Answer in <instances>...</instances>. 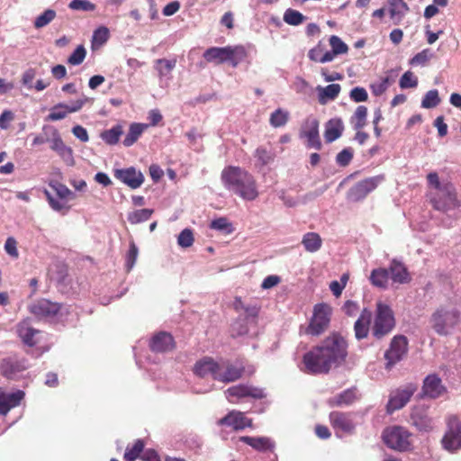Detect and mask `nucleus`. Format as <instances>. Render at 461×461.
<instances>
[{"label": "nucleus", "mask_w": 461, "mask_h": 461, "mask_svg": "<svg viewBox=\"0 0 461 461\" xmlns=\"http://www.w3.org/2000/svg\"><path fill=\"white\" fill-rule=\"evenodd\" d=\"M210 227L212 230L222 231L226 234L233 231L231 223L225 217H220L212 221Z\"/></svg>", "instance_id": "de8ad7c7"}, {"label": "nucleus", "mask_w": 461, "mask_h": 461, "mask_svg": "<svg viewBox=\"0 0 461 461\" xmlns=\"http://www.w3.org/2000/svg\"><path fill=\"white\" fill-rule=\"evenodd\" d=\"M352 413L332 411L330 414V423L335 429L336 436L342 438L344 435H351L356 429V421Z\"/></svg>", "instance_id": "ddd939ff"}, {"label": "nucleus", "mask_w": 461, "mask_h": 461, "mask_svg": "<svg viewBox=\"0 0 461 461\" xmlns=\"http://www.w3.org/2000/svg\"><path fill=\"white\" fill-rule=\"evenodd\" d=\"M395 324L392 309L383 303H378L376 305V314L373 326V335L376 339H382L392 331Z\"/></svg>", "instance_id": "0eeeda50"}, {"label": "nucleus", "mask_w": 461, "mask_h": 461, "mask_svg": "<svg viewBox=\"0 0 461 461\" xmlns=\"http://www.w3.org/2000/svg\"><path fill=\"white\" fill-rule=\"evenodd\" d=\"M389 278V271L385 268L374 269L370 275L371 283L377 287H385Z\"/></svg>", "instance_id": "58836bf2"}, {"label": "nucleus", "mask_w": 461, "mask_h": 461, "mask_svg": "<svg viewBox=\"0 0 461 461\" xmlns=\"http://www.w3.org/2000/svg\"><path fill=\"white\" fill-rule=\"evenodd\" d=\"M123 133L122 126L117 124L113 128L104 131L100 137L108 145H115L118 143L120 137Z\"/></svg>", "instance_id": "e433bc0d"}, {"label": "nucleus", "mask_w": 461, "mask_h": 461, "mask_svg": "<svg viewBox=\"0 0 461 461\" xmlns=\"http://www.w3.org/2000/svg\"><path fill=\"white\" fill-rule=\"evenodd\" d=\"M400 87L402 89L413 88L418 86V79L411 71H406L400 78Z\"/></svg>", "instance_id": "6e6d98bb"}, {"label": "nucleus", "mask_w": 461, "mask_h": 461, "mask_svg": "<svg viewBox=\"0 0 461 461\" xmlns=\"http://www.w3.org/2000/svg\"><path fill=\"white\" fill-rule=\"evenodd\" d=\"M389 85H390L389 78L386 77H383V78L379 79L378 81L372 83L370 85V88L372 90V93L375 96H379L387 90Z\"/></svg>", "instance_id": "13d9d810"}, {"label": "nucleus", "mask_w": 461, "mask_h": 461, "mask_svg": "<svg viewBox=\"0 0 461 461\" xmlns=\"http://www.w3.org/2000/svg\"><path fill=\"white\" fill-rule=\"evenodd\" d=\"M432 57L433 53L431 50L429 49H425L413 56L410 60V64L411 66H424Z\"/></svg>", "instance_id": "864d4df0"}, {"label": "nucleus", "mask_w": 461, "mask_h": 461, "mask_svg": "<svg viewBox=\"0 0 461 461\" xmlns=\"http://www.w3.org/2000/svg\"><path fill=\"white\" fill-rule=\"evenodd\" d=\"M340 86L339 84H330L327 86H317L318 100L321 104H325L329 101L337 98L340 92Z\"/></svg>", "instance_id": "2f4dec72"}, {"label": "nucleus", "mask_w": 461, "mask_h": 461, "mask_svg": "<svg viewBox=\"0 0 461 461\" xmlns=\"http://www.w3.org/2000/svg\"><path fill=\"white\" fill-rule=\"evenodd\" d=\"M220 426H227L232 428L234 430H242L245 428L251 427L252 421L245 416L244 412L233 410L230 411L223 418L217 421Z\"/></svg>", "instance_id": "6ab92c4d"}, {"label": "nucleus", "mask_w": 461, "mask_h": 461, "mask_svg": "<svg viewBox=\"0 0 461 461\" xmlns=\"http://www.w3.org/2000/svg\"><path fill=\"white\" fill-rule=\"evenodd\" d=\"M86 55V50L83 45H79L73 53L68 57V63L73 66L80 65Z\"/></svg>", "instance_id": "4d7b16f0"}, {"label": "nucleus", "mask_w": 461, "mask_h": 461, "mask_svg": "<svg viewBox=\"0 0 461 461\" xmlns=\"http://www.w3.org/2000/svg\"><path fill=\"white\" fill-rule=\"evenodd\" d=\"M109 30L104 26L97 28L93 33V43L103 45L108 41Z\"/></svg>", "instance_id": "bf43d9fd"}, {"label": "nucleus", "mask_w": 461, "mask_h": 461, "mask_svg": "<svg viewBox=\"0 0 461 461\" xmlns=\"http://www.w3.org/2000/svg\"><path fill=\"white\" fill-rule=\"evenodd\" d=\"M176 64V59H158L155 60L154 68L158 71L160 79H170V74Z\"/></svg>", "instance_id": "473e14b6"}, {"label": "nucleus", "mask_w": 461, "mask_h": 461, "mask_svg": "<svg viewBox=\"0 0 461 461\" xmlns=\"http://www.w3.org/2000/svg\"><path fill=\"white\" fill-rule=\"evenodd\" d=\"M440 103L438 91L432 89L428 91L421 100V107L425 109H431L438 106Z\"/></svg>", "instance_id": "c03bdc74"}, {"label": "nucleus", "mask_w": 461, "mask_h": 461, "mask_svg": "<svg viewBox=\"0 0 461 461\" xmlns=\"http://www.w3.org/2000/svg\"><path fill=\"white\" fill-rule=\"evenodd\" d=\"M225 396L230 403H237L240 399L251 397L254 399H262L266 396L261 388L254 387L249 384H238L228 388Z\"/></svg>", "instance_id": "4468645a"}, {"label": "nucleus", "mask_w": 461, "mask_h": 461, "mask_svg": "<svg viewBox=\"0 0 461 461\" xmlns=\"http://www.w3.org/2000/svg\"><path fill=\"white\" fill-rule=\"evenodd\" d=\"M344 130L343 122L339 118H333L327 122L325 125L324 138L326 142H333L339 139Z\"/></svg>", "instance_id": "c85d7f7f"}, {"label": "nucleus", "mask_w": 461, "mask_h": 461, "mask_svg": "<svg viewBox=\"0 0 461 461\" xmlns=\"http://www.w3.org/2000/svg\"><path fill=\"white\" fill-rule=\"evenodd\" d=\"M408 350V340L402 335L395 336L391 341L389 348L384 353L386 367L391 368L401 361Z\"/></svg>", "instance_id": "2eb2a0df"}, {"label": "nucleus", "mask_w": 461, "mask_h": 461, "mask_svg": "<svg viewBox=\"0 0 461 461\" xmlns=\"http://www.w3.org/2000/svg\"><path fill=\"white\" fill-rule=\"evenodd\" d=\"M153 213L152 209H139L128 213L127 220L131 224H139L148 221Z\"/></svg>", "instance_id": "a19ab883"}, {"label": "nucleus", "mask_w": 461, "mask_h": 461, "mask_svg": "<svg viewBox=\"0 0 461 461\" xmlns=\"http://www.w3.org/2000/svg\"><path fill=\"white\" fill-rule=\"evenodd\" d=\"M255 158H257V163L263 167L274 160V153L264 147H258L255 150Z\"/></svg>", "instance_id": "49530a36"}, {"label": "nucleus", "mask_w": 461, "mask_h": 461, "mask_svg": "<svg viewBox=\"0 0 461 461\" xmlns=\"http://www.w3.org/2000/svg\"><path fill=\"white\" fill-rule=\"evenodd\" d=\"M114 177L131 189L139 188L144 182V176L134 167L113 170Z\"/></svg>", "instance_id": "a211bd4d"}, {"label": "nucleus", "mask_w": 461, "mask_h": 461, "mask_svg": "<svg viewBox=\"0 0 461 461\" xmlns=\"http://www.w3.org/2000/svg\"><path fill=\"white\" fill-rule=\"evenodd\" d=\"M302 244L310 253L317 252L322 245V240L317 232H307L303 236Z\"/></svg>", "instance_id": "72a5a7b5"}, {"label": "nucleus", "mask_w": 461, "mask_h": 461, "mask_svg": "<svg viewBox=\"0 0 461 461\" xmlns=\"http://www.w3.org/2000/svg\"><path fill=\"white\" fill-rule=\"evenodd\" d=\"M329 42L333 53H336L337 55L345 54L348 51V45L339 36H330Z\"/></svg>", "instance_id": "3c124183"}, {"label": "nucleus", "mask_w": 461, "mask_h": 461, "mask_svg": "<svg viewBox=\"0 0 461 461\" xmlns=\"http://www.w3.org/2000/svg\"><path fill=\"white\" fill-rule=\"evenodd\" d=\"M45 132L48 134H50L51 140H50V148L55 151L56 153H59L67 145L64 143L59 131L51 126V125H44Z\"/></svg>", "instance_id": "c9c22d12"}, {"label": "nucleus", "mask_w": 461, "mask_h": 461, "mask_svg": "<svg viewBox=\"0 0 461 461\" xmlns=\"http://www.w3.org/2000/svg\"><path fill=\"white\" fill-rule=\"evenodd\" d=\"M144 448V443L141 439L135 441L134 445L131 447L128 446L124 453L125 461H135L141 454Z\"/></svg>", "instance_id": "37998d69"}, {"label": "nucleus", "mask_w": 461, "mask_h": 461, "mask_svg": "<svg viewBox=\"0 0 461 461\" xmlns=\"http://www.w3.org/2000/svg\"><path fill=\"white\" fill-rule=\"evenodd\" d=\"M410 436L409 431L403 427L393 426L384 430L383 440L392 449L405 451L411 446Z\"/></svg>", "instance_id": "6e6552de"}, {"label": "nucleus", "mask_w": 461, "mask_h": 461, "mask_svg": "<svg viewBox=\"0 0 461 461\" xmlns=\"http://www.w3.org/2000/svg\"><path fill=\"white\" fill-rule=\"evenodd\" d=\"M89 98L83 95L82 97L70 101L68 103H59L52 106L47 116V121L56 122L65 119L68 113H77L82 109Z\"/></svg>", "instance_id": "9d476101"}, {"label": "nucleus", "mask_w": 461, "mask_h": 461, "mask_svg": "<svg viewBox=\"0 0 461 461\" xmlns=\"http://www.w3.org/2000/svg\"><path fill=\"white\" fill-rule=\"evenodd\" d=\"M283 19L287 24L297 26L305 20V16L299 11L289 8L285 12Z\"/></svg>", "instance_id": "a18cd8bd"}, {"label": "nucleus", "mask_w": 461, "mask_h": 461, "mask_svg": "<svg viewBox=\"0 0 461 461\" xmlns=\"http://www.w3.org/2000/svg\"><path fill=\"white\" fill-rule=\"evenodd\" d=\"M138 254H139L138 247L136 246L134 241H131L129 250L126 255V263H125L126 269L128 272H130L133 268V267L136 263L137 258H138Z\"/></svg>", "instance_id": "603ef678"}, {"label": "nucleus", "mask_w": 461, "mask_h": 461, "mask_svg": "<svg viewBox=\"0 0 461 461\" xmlns=\"http://www.w3.org/2000/svg\"><path fill=\"white\" fill-rule=\"evenodd\" d=\"M243 371L244 367L241 363L221 361L216 380L225 384L234 382L242 376Z\"/></svg>", "instance_id": "dca6fc26"}, {"label": "nucleus", "mask_w": 461, "mask_h": 461, "mask_svg": "<svg viewBox=\"0 0 461 461\" xmlns=\"http://www.w3.org/2000/svg\"><path fill=\"white\" fill-rule=\"evenodd\" d=\"M147 128L148 125L144 123H131L130 125L129 131L122 141L123 145L125 147L132 146Z\"/></svg>", "instance_id": "f704fd0d"}, {"label": "nucleus", "mask_w": 461, "mask_h": 461, "mask_svg": "<svg viewBox=\"0 0 461 461\" xmlns=\"http://www.w3.org/2000/svg\"><path fill=\"white\" fill-rule=\"evenodd\" d=\"M219 370V362L214 361L211 357H203L198 360L194 366V373L199 377L211 375L216 380V375Z\"/></svg>", "instance_id": "4be33fe9"}, {"label": "nucleus", "mask_w": 461, "mask_h": 461, "mask_svg": "<svg viewBox=\"0 0 461 461\" xmlns=\"http://www.w3.org/2000/svg\"><path fill=\"white\" fill-rule=\"evenodd\" d=\"M68 8L74 11L93 12L96 6L88 0H72L68 4Z\"/></svg>", "instance_id": "8fccbe9b"}, {"label": "nucleus", "mask_w": 461, "mask_h": 461, "mask_svg": "<svg viewBox=\"0 0 461 461\" xmlns=\"http://www.w3.org/2000/svg\"><path fill=\"white\" fill-rule=\"evenodd\" d=\"M389 14L393 24H399L409 11L408 5L403 0H388Z\"/></svg>", "instance_id": "7c9ffc66"}, {"label": "nucleus", "mask_w": 461, "mask_h": 461, "mask_svg": "<svg viewBox=\"0 0 461 461\" xmlns=\"http://www.w3.org/2000/svg\"><path fill=\"white\" fill-rule=\"evenodd\" d=\"M63 306L47 299H40L30 304L29 310L39 320L51 321L61 312Z\"/></svg>", "instance_id": "9b49d317"}, {"label": "nucleus", "mask_w": 461, "mask_h": 461, "mask_svg": "<svg viewBox=\"0 0 461 461\" xmlns=\"http://www.w3.org/2000/svg\"><path fill=\"white\" fill-rule=\"evenodd\" d=\"M16 332L25 345L32 347L37 344V335L40 333V330L32 328L28 321H23L18 323Z\"/></svg>", "instance_id": "b1692460"}, {"label": "nucleus", "mask_w": 461, "mask_h": 461, "mask_svg": "<svg viewBox=\"0 0 461 461\" xmlns=\"http://www.w3.org/2000/svg\"><path fill=\"white\" fill-rule=\"evenodd\" d=\"M240 441L244 442L258 451H266L267 449L273 450L275 443L267 437H249L242 436Z\"/></svg>", "instance_id": "c756f323"}, {"label": "nucleus", "mask_w": 461, "mask_h": 461, "mask_svg": "<svg viewBox=\"0 0 461 461\" xmlns=\"http://www.w3.org/2000/svg\"><path fill=\"white\" fill-rule=\"evenodd\" d=\"M175 343L173 337L167 332H159L153 336L149 347L153 352L165 353L174 348Z\"/></svg>", "instance_id": "5701e85b"}, {"label": "nucleus", "mask_w": 461, "mask_h": 461, "mask_svg": "<svg viewBox=\"0 0 461 461\" xmlns=\"http://www.w3.org/2000/svg\"><path fill=\"white\" fill-rule=\"evenodd\" d=\"M353 158V151L350 148H346L338 153L336 162L340 167L348 166Z\"/></svg>", "instance_id": "e2e57ef3"}, {"label": "nucleus", "mask_w": 461, "mask_h": 461, "mask_svg": "<svg viewBox=\"0 0 461 461\" xmlns=\"http://www.w3.org/2000/svg\"><path fill=\"white\" fill-rule=\"evenodd\" d=\"M388 271L393 283L407 284L411 280L407 268L395 259L391 262Z\"/></svg>", "instance_id": "cd10ccee"}, {"label": "nucleus", "mask_w": 461, "mask_h": 461, "mask_svg": "<svg viewBox=\"0 0 461 461\" xmlns=\"http://www.w3.org/2000/svg\"><path fill=\"white\" fill-rule=\"evenodd\" d=\"M60 158L64 161V163L68 167H73L75 165V158L73 155V149L67 146L61 151L57 153Z\"/></svg>", "instance_id": "69168bd1"}, {"label": "nucleus", "mask_w": 461, "mask_h": 461, "mask_svg": "<svg viewBox=\"0 0 461 461\" xmlns=\"http://www.w3.org/2000/svg\"><path fill=\"white\" fill-rule=\"evenodd\" d=\"M302 134L307 139V146L321 149V142L319 136V122L315 118L308 119L303 125Z\"/></svg>", "instance_id": "aec40b11"}, {"label": "nucleus", "mask_w": 461, "mask_h": 461, "mask_svg": "<svg viewBox=\"0 0 461 461\" xmlns=\"http://www.w3.org/2000/svg\"><path fill=\"white\" fill-rule=\"evenodd\" d=\"M14 119V113L5 110L0 115V129L7 130L10 126V122Z\"/></svg>", "instance_id": "774afa93"}, {"label": "nucleus", "mask_w": 461, "mask_h": 461, "mask_svg": "<svg viewBox=\"0 0 461 461\" xmlns=\"http://www.w3.org/2000/svg\"><path fill=\"white\" fill-rule=\"evenodd\" d=\"M422 390L427 396L437 398L441 395L445 388L438 375H429L424 380Z\"/></svg>", "instance_id": "a878e982"}, {"label": "nucleus", "mask_w": 461, "mask_h": 461, "mask_svg": "<svg viewBox=\"0 0 461 461\" xmlns=\"http://www.w3.org/2000/svg\"><path fill=\"white\" fill-rule=\"evenodd\" d=\"M289 112L282 108L275 110L269 118V122L274 128L285 126L289 120Z\"/></svg>", "instance_id": "ea45409f"}, {"label": "nucleus", "mask_w": 461, "mask_h": 461, "mask_svg": "<svg viewBox=\"0 0 461 461\" xmlns=\"http://www.w3.org/2000/svg\"><path fill=\"white\" fill-rule=\"evenodd\" d=\"M349 97L356 103L366 102L368 98L366 90L364 87L357 86L351 89Z\"/></svg>", "instance_id": "0e129e2a"}, {"label": "nucleus", "mask_w": 461, "mask_h": 461, "mask_svg": "<svg viewBox=\"0 0 461 461\" xmlns=\"http://www.w3.org/2000/svg\"><path fill=\"white\" fill-rule=\"evenodd\" d=\"M372 316V312L366 308L361 312L360 316L354 324L355 337L357 339L360 340L367 337Z\"/></svg>", "instance_id": "393cba45"}, {"label": "nucleus", "mask_w": 461, "mask_h": 461, "mask_svg": "<svg viewBox=\"0 0 461 461\" xmlns=\"http://www.w3.org/2000/svg\"><path fill=\"white\" fill-rule=\"evenodd\" d=\"M428 184L435 189L431 196V203L435 209L447 211L457 205L455 188L449 182H441L436 172H430L427 176Z\"/></svg>", "instance_id": "7ed1b4c3"}, {"label": "nucleus", "mask_w": 461, "mask_h": 461, "mask_svg": "<svg viewBox=\"0 0 461 461\" xmlns=\"http://www.w3.org/2000/svg\"><path fill=\"white\" fill-rule=\"evenodd\" d=\"M367 108L364 105H359L356 109L354 114L350 118V123L354 130L358 131L365 127L366 123Z\"/></svg>", "instance_id": "4c0bfd02"}, {"label": "nucleus", "mask_w": 461, "mask_h": 461, "mask_svg": "<svg viewBox=\"0 0 461 461\" xmlns=\"http://www.w3.org/2000/svg\"><path fill=\"white\" fill-rule=\"evenodd\" d=\"M56 11L53 9H46L42 14L38 15L33 23L36 29H41L50 24L56 17Z\"/></svg>", "instance_id": "79ce46f5"}, {"label": "nucleus", "mask_w": 461, "mask_h": 461, "mask_svg": "<svg viewBox=\"0 0 461 461\" xmlns=\"http://www.w3.org/2000/svg\"><path fill=\"white\" fill-rule=\"evenodd\" d=\"M356 399V392L354 389H348L334 397V402L339 405H348Z\"/></svg>", "instance_id": "09e8293b"}, {"label": "nucleus", "mask_w": 461, "mask_h": 461, "mask_svg": "<svg viewBox=\"0 0 461 461\" xmlns=\"http://www.w3.org/2000/svg\"><path fill=\"white\" fill-rule=\"evenodd\" d=\"M347 347L346 340L338 334L326 338L304 354L301 370L311 375L329 373L332 367L344 362L348 355Z\"/></svg>", "instance_id": "f257e3e1"}, {"label": "nucleus", "mask_w": 461, "mask_h": 461, "mask_svg": "<svg viewBox=\"0 0 461 461\" xmlns=\"http://www.w3.org/2000/svg\"><path fill=\"white\" fill-rule=\"evenodd\" d=\"M24 393L17 390L14 393H5L0 388V414L6 415L8 411L21 403Z\"/></svg>", "instance_id": "412c9836"}, {"label": "nucleus", "mask_w": 461, "mask_h": 461, "mask_svg": "<svg viewBox=\"0 0 461 461\" xmlns=\"http://www.w3.org/2000/svg\"><path fill=\"white\" fill-rule=\"evenodd\" d=\"M411 420L413 426L420 431L429 432L433 429V421L423 410L414 409L411 414Z\"/></svg>", "instance_id": "bb28decb"}, {"label": "nucleus", "mask_w": 461, "mask_h": 461, "mask_svg": "<svg viewBox=\"0 0 461 461\" xmlns=\"http://www.w3.org/2000/svg\"><path fill=\"white\" fill-rule=\"evenodd\" d=\"M384 180V176L383 175H377L357 182L348 191L347 199L354 203L365 199L366 195L381 185Z\"/></svg>", "instance_id": "1a4fd4ad"}, {"label": "nucleus", "mask_w": 461, "mask_h": 461, "mask_svg": "<svg viewBox=\"0 0 461 461\" xmlns=\"http://www.w3.org/2000/svg\"><path fill=\"white\" fill-rule=\"evenodd\" d=\"M246 56V50L241 45L212 47L203 53V58L207 62L217 64L229 62L233 68L243 61Z\"/></svg>", "instance_id": "39448f33"}, {"label": "nucleus", "mask_w": 461, "mask_h": 461, "mask_svg": "<svg viewBox=\"0 0 461 461\" xmlns=\"http://www.w3.org/2000/svg\"><path fill=\"white\" fill-rule=\"evenodd\" d=\"M460 322V312L451 304L441 305L430 317L429 323L439 336H448L454 332Z\"/></svg>", "instance_id": "20e7f679"}, {"label": "nucleus", "mask_w": 461, "mask_h": 461, "mask_svg": "<svg viewBox=\"0 0 461 461\" xmlns=\"http://www.w3.org/2000/svg\"><path fill=\"white\" fill-rule=\"evenodd\" d=\"M194 234L190 229H184L177 237V244L181 248H189L194 243Z\"/></svg>", "instance_id": "5fc2aeb1"}, {"label": "nucleus", "mask_w": 461, "mask_h": 461, "mask_svg": "<svg viewBox=\"0 0 461 461\" xmlns=\"http://www.w3.org/2000/svg\"><path fill=\"white\" fill-rule=\"evenodd\" d=\"M330 308L327 304H317L314 307L313 316L306 329L308 334L318 336L321 334L330 323Z\"/></svg>", "instance_id": "f8f14e48"}, {"label": "nucleus", "mask_w": 461, "mask_h": 461, "mask_svg": "<svg viewBox=\"0 0 461 461\" xmlns=\"http://www.w3.org/2000/svg\"><path fill=\"white\" fill-rule=\"evenodd\" d=\"M5 250L9 256L18 258L17 242L14 237L7 238L5 243Z\"/></svg>", "instance_id": "338daca9"}, {"label": "nucleus", "mask_w": 461, "mask_h": 461, "mask_svg": "<svg viewBox=\"0 0 461 461\" xmlns=\"http://www.w3.org/2000/svg\"><path fill=\"white\" fill-rule=\"evenodd\" d=\"M414 391L415 389L411 386L392 391L386 405L387 413L392 414L395 411L403 408L411 398Z\"/></svg>", "instance_id": "f3484780"}, {"label": "nucleus", "mask_w": 461, "mask_h": 461, "mask_svg": "<svg viewBox=\"0 0 461 461\" xmlns=\"http://www.w3.org/2000/svg\"><path fill=\"white\" fill-rule=\"evenodd\" d=\"M446 431L441 439L442 447L449 453H456L461 449V420L451 415L446 421Z\"/></svg>", "instance_id": "423d86ee"}, {"label": "nucleus", "mask_w": 461, "mask_h": 461, "mask_svg": "<svg viewBox=\"0 0 461 461\" xmlns=\"http://www.w3.org/2000/svg\"><path fill=\"white\" fill-rule=\"evenodd\" d=\"M224 187L244 200L253 201L258 196L256 180L251 174L240 167L229 166L221 172Z\"/></svg>", "instance_id": "f03ea898"}, {"label": "nucleus", "mask_w": 461, "mask_h": 461, "mask_svg": "<svg viewBox=\"0 0 461 461\" xmlns=\"http://www.w3.org/2000/svg\"><path fill=\"white\" fill-rule=\"evenodd\" d=\"M36 70L35 68H28L26 69L21 78V83L23 86H25L28 90L33 89V80L36 77Z\"/></svg>", "instance_id": "680f3d73"}, {"label": "nucleus", "mask_w": 461, "mask_h": 461, "mask_svg": "<svg viewBox=\"0 0 461 461\" xmlns=\"http://www.w3.org/2000/svg\"><path fill=\"white\" fill-rule=\"evenodd\" d=\"M249 321L246 320L239 318L232 325H231V333L232 336H242L249 332L248 328Z\"/></svg>", "instance_id": "052dcab7"}]
</instances>
